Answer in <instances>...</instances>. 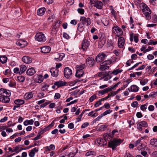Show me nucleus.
Masks as SVG:
<instances>
[{"label": "nucleus", "instance_id": "obj_2", "mask_svg": "<svg viewBox=\"0 0 157 157\" xmlns=\"http://www.w3.org/2000/svg\"><path fill=\"white\" fill-rule=\"evenodd\" d=\"M104 139L102 138H99L97 139V142L101 146H104L107 144V141L106 140H108V138L109 136V134H105L103 135Z\"/></svg>", "mask_w": 157, "mask_h": 157}, {"label": "nucleus", "instance_id": "obj_21", "mask_svg": "<svg viewBox=\"0 0 157 157\" xmlns=\"http://www.w3.org/2000/svg\"><path fill=\"white\" fill-rule=\"evenodd\" d=\"M103 6V3L101 1H98L95 2L94 6L99 9H101Z\"/></svg>", "mask_w": 157, "mask_h": 157}, {"label": "nucleus", "instance_id": "obj_8", "mask_svg": "<svg viewBox=\"0 0 157 157\" xmlns=\"http://www.w3.org/2000/svg\"><path fill=\"white\" fill-rule=\"evenodd\" d=\"M64 74L65 77L68 78L72 74V71L71 69L68 67H65L64 70Z\"/></svg>", "mask_w": 157, "mask_h": 157}, {"label": "nucleus", "instance_id": "obj_16", "mask_svg": "<svg viewBox=\"0 0 157 157\" xmlns=\"http://www.w3.org/2000/svg\"><path fill=\"white\" fill-rule=\"evenodd\" d=\"M36 71L33 67H31L28 69L26 71L27 75L29 76H32L34 75Z\"/></svg>", "mask_w": 157, "mask_h": 157}, {"label": "nucleus", "instance_id": "obj_22", "mask_svg": "<svg viewBox=\"0 0 157 157\" xmlns=\"http://www.w3.org/2000/svg\"><path fill=\"white\" fill-rule=\"evenodd\" d=\"M84 74V71H83L76 70L75 76L77 77L80 78Z\"/></svg>", "mask_w": 157, "mask_h": 157}, {"label": "nucleus", "instance_id": "obj_52", "mask_svg": "<svg viewBox=\"0 0 157 157\" xmlns=\"http://www.w3.org/2000/svg\"><path fill=\"white\" fill-rule=\"evenodd\" d=\"M123 89H124V88L123 87H121L120 88L118 89L116 91L112 92L113 93V95H114V96L116 95L119 92V91H120L121 90H123Z\"/></svg>", "mask_w": 157, "mask_h": 157}, {"label": "nucleus", "instance_id": "obj_10", "mask_svg": "<svg viewBox=\"0 0 157 157\" xmlns=\"http://www.w3.org/2000/svg\"><path fill=\"white\" fill-rule=\"evenodd\" d=\"M141 139H139L135 143V146L137 147L138 150L142 149L144 147V144L141 143Z\"/></svg>", "mask_w": 157, "mask_h": 157}, {"label": "nucleus", "instance_id": "obj_9", "mask_svg": "<svg viewBox=\"0 0 157 157\" xmlns=\"http://www.w3.org/2000/svg\"><path fill=\"white\" fill-rule=\"evenodd\" d=\"M80 21H82V24L85 25L87 23V25H90L91 23L90 19L88 18H86L84 17H81L80 18Z\"/></svg>", "mask_w": 157, "mask_h": 157}, {"label": "nucleus", "instance_id": "obj_32", "mask_svg": "<svg viewBox=\"0 0 157 157\" xmlns=\"http://www.w3.org/2000/svg\"><path fill=\"white\" fill-rule=\"evenodd\" d=\"M77 29L80 32H82L84 29L83 26L84 25L81 23H79L78 24Z\"/></svg>", "mask_w": 157, "mask_h": 157}, {"label": "nucleus", "instance_id": "obj_17", "mask_svg": "<svg viewBox=\"0 0 157 157\" xmlns=\"http://www.w3.org/2000/svg\"><path fill=\"white\" fill-rule=\"evenodd\" d=\"M22 61L25 63H29L32 62V59L29 56H24L22 59Z\"/></svg>", "mask_w": 157, "mask_h": 157}, {"label": "nucleus", "instance_id": "obj_36", "mask_svg": "<svg viewBox=\"0 0 157 157\" xmlns=\"http://www.w3.org/2000/svg\"><path fill=\"white\" fill-rule=\"evenodd\" d=\"M24 42L25 43V44H22V43L23 42V41H22L21 40V41H17L16 42V44L18 45V46L21 47H24V45H25L26 44V42H25V41H24Z\"/></svg>", "mask_w": 157, "mask_h": 157}, {"label": "nucleus", "instance_id": "obj_56", "mask_svg": "<svg viewBox=\"0 0 157 157\" xmlns=\"http://www.w3.org/2000/svg\"><path fill=\"white\" fill-rule=\"evenodd\" d=\"M118 132V131L117 129H114V130H113L112 132V133L110 135L109 134V137H112V136L114 135V134L115 132Z\"/></svg>", "mask_w": 157, "mask_h": 157}, {"label": "nucleus", "instance_id": "obj_40", "mask_svg": "<svg viewBox=\"0 0 157 157\" xmlns=\"http://www.w3.org/2000/svg\"><path fill=\"white\" fill-rule=\"evenodd\" d=\"M94 112V111H91L88 114V115L89 116H91L93 117H95L97 116H98V113H95L93 114V113Z\"/></svg>", "mask_w": 157, "mask_h": 157}, {"label": "nucleus", "instance_id": "obj_62", "mask_svg": "<svg viewBox=\"0 0 157 157\" xmlns=\"http://www.w3.org/2000/svg\"><path fill=\"white\" fill-rule=\"evenodd\" d=\"M101 103L100 101H99L98 100L96 102L94 105L95 107H98L100 105H101Z\"/></svg>", "mask_w": 157, "mask_h": 157}, {"label": "nucleus", "instance_id": "obj_59", "mask_svg": "<svg viewBox=\"0 0 157 157\" xmlns=\"http://www.w3.org/2000/svg\"><path fill=\"white\" fill-rule=\"evenodd\" d=\"M147 108V107L146 105H141L140 106V109L143 111H145Z\"/></svg>", "mask_w": 157, "mask_h": 157}, {"label": "nucleus", "instance_id": "obj_60", "mask_svg": "<svg viewBox=\"0 0 157 157\" xmlns=\"http://www.w3.org/2000/svg\"><path fill=\"white\" fill-rule=\"evenodd\" d=\"M130 80L129 79H127L126 80L124 81V82H126L127 83H126V84H125L124 85V87H123L124 89L125 88H126L127 86L129 84L130 82H129V81Z\"/></svg>", "mask_w": 157, "mask_h": 157}, {"label": "nucleus", "instance_id": "obj_43", "mask_svg": "<svg viewBox=\"0 0 157 157\" xmlns=\"http://www.w3.org/2000/svg\"><path fill=\"white\" fill-rule=\"evenodd\" d=\"M49 130V129H48L47 127L44 128V129L42 128H41L40 129V132L41 134H43L45 132H46L47 130Z\"/></svg>", "mask_w": 157, "mask_h": 157}, {"label": "nucleus", "instance_id": "obj_41", "mask_svg": "<svg viewBox=\"0 0 157 157\" xmlns=\"http://www.w3.org/2000/svg\"><path fill=\"white\" fill-rule=\"evenodd\" d=\"M148 81V80L147 79H145L141 80L140 81V83L142 85H144Z\"/></svg>", "mask_w": 157, "mask_h": 157}, {"label": "nucleus", "instance_id": "obj_44", "mask_svg": "<svg viewBox=\"0 0 157 157\" xmlns=\"http://www.w3.org/2000/svg\"><path fill=\"white\" fill-rule=\"evenodd\" d=\"M18 80L21 82H23L25 80V78L22 76H20L17 77Z\"/></svg>", "mask_w": 157, "mask_h": 157}, {"label": "nucleus", "instance_id": "obj_18", "mask_svg": "<svg viewBox=\"0 0 157 157\" xmlns=\"http://www.w3.org/2000/svg\"><path fill=\"white\" fill-rule=\"evenodd\" d=\"M50 72L52 75L53 77H56L58 75V71L56 69H51L50 70Z\"/></svg>", "mask_w": 157, "mask_h": 157}, {"label": "nucleus", "instance_id": "obj_47", "mask_svg": "<svg viewBox=\"0 0 157 157\" xmlns=\"http://www.w3.org/2000/svg\"><path fill=\"white\" fill-rule=\"evenodd\" d=\"M140 125L143 127L147 126V123L145 121H142L140 122L139 123Z\"/></svg>", "mask_w": 157, "mask_h": 157}, {"label": "nucleus", "instance_id": "obj_1", "mask_svg": "<svg viewBox=\"0 0 157 157\" xmlns=\"http://www.w3.org/2000/svg\"><path fill=\"white\" fill-rule=\"evenodd\" d=\"M123 141L120 139H114L112 140H110L108 142V145L109 147L111 148L113 150Z\"/></svg>", "mask_w": 157, "mask_h": 157}, {"label": "nucleus", "instance_id": "obj_53", "mask_svg": "<svg viewBox=\"0 0 157 157\" xmlns=\"http://www.w3.org/2000/svg\"><path fill=\"white\" fill-rule=\"evenodd\" d=\"M157 96V94L155 92H153L152 93L149 95V98H152L153 99L155 98Z\"/></svg>", "mask_w": 157, "mask_h": 157}, {"label": "nucleus", "instance_id": "obj_4", "mask_svg": "<svg viewBox=\"0 0 157 157\" xmlns=\"http://www.w3.org/2000/svg\"><path fill=\"white\" fill-rule=\"evenodd\" d=\"M36 40L40 42H44L46 40V38L44 34L42 33H39L35 36Z\"/></svg>", "mask_w": 157, "mask_h": 157}, {"label": "nucleus", "instance_id": "obj_35", "mask_svg": "<svg viewBox=\"0 0 157 157\" xmlns=\"http://www.w3.org/2000/svg\"><path fill=\"white\" fill-rule=\"evenodd\" d=\"M10 96H6L3 97V102L5 103H9L10 101V99L9 98V97Z\"/></svg>", "mask_w": 157, "mask_h": 157}, {"label": "nucleus", "instance_id": "obj_33", "mask_svg": "<svg viewBox=\"0 0 157 157\" xmlns=\"http://www.w3.org/2000/svg\"><path fill=\"white\" fill-rule=\"evenodd\" d=\"M123 71V70L120 69H117L116 70H113L112 72V74H114L115 75H117L119 73H120Z\"/></svg>", "mask_w": 157, "mask_h": 157}, {"label": "nucleus", "instance_id": "obj_24", "mask_svg": "<svg viewBox=\"0 0 157 157\" xmlns=\"http://www.w3.org/2000/svg\"><path fill=\"white\" fill-rule=\"evenodd\" d=\"M14 102L16 105H19V107H20V105L24 104L25 102L24 100H23L18 99L15 100L14 101Z\"/></svg>", "mask_w": 157, "mask_h": 157}, {"label": "nucleus", "instance_id": "obj_26", "mask_svg": "<svg viewBox=\"0 0 157 157\" xmlns=\"http://www.w3.org/2000/svg\"><path fill=\"white\" fill-rule=\"evenodd\" d=\"M150 143L151 145L154 146L155 147H157V139H151L150 141Z\"/></svg>", "mask_w": 157, "mask_h": 157}, {"label": "nucleus", "instance_id": "obj_38", "mask_svg": "<svg viewBox=\"0 0 157 157\" xmlns=\"http://www.w3.org/2000/svg\"><path fill=\"white\" fill-rule=\"evenodd\" d=\"M104 81H107L109 79H110L111 78V76L109 75V73H106L104 76Z\"/></svg>", "mask_w": 157, "mask_h": 157}, {"label": "nucleus", "instance_id": "obj_12", "mask_svg": "<svg viewBox=\"0 0 157 157\" xmlns=\"http://www.w3.org/2000/svg\"><path fill=\"white\" fill-rule=\"evenodd\" d=\"M118 46L120 48H122L124 44V40L123 37H121L118 39Z\"/></svg>", "mask_w": 157, "mask_h": 157}, {"label": "nucleus", "instance_id": "obj_57", "mask_svg": "<svg viewBox=\"0 0 157 157\" xmlns=\"http://www.w3.org/2000/svg\"><path fill=\"white\" fill-rule=\"evenodd\" d=\"M61 95L59 93H56L54 97L55 99H58L60 98Z\"/></svg>", "mask_w": 157, "mask_h": 157}, {"label": "nucleus", "instance_id": "obj_48", "mask_svg": "<svg viewBox=\"0 0 157 157\" xmlns=\"http://www.w3.org/2000/svg\"><path fill=\"white\" fill-rule=\"evenodd\" d=\"M106 72L101 71L100 72L98 73V75L99 77H101L102 76H104L105 74L106 73Z\"/></svg>", "mask_w": 157, "mask_h": 157}, {"label": "nucleus", "instance_id": "obj_14", "mask_svg": "<svg viewBox=\"0 0 157 157\" xmlns=\"http://www.w3.org/2000/svg\"><path fill=\"white\" fill-rule=\"evenodd\" d=\"M86 61L87 63L89 64V66L90 67L93 66L95 63V61L92 57L87 58Z\"/></svg>", "mask_w": 157, "mask_h": 157}, {"label": "nucleus", "instance_id": "obj_46", "mask_svg": "<svg viewBox=\"0 0 157 157\" xmlns=\"http://www.w3.org/2000/svg\"><path fill=\"white\" fill-rule=\"evenodd\" d=\"M131 106L133 107H137L138 106V104L137 101H134L131 103Z\"/></svg>", "mask_w": 157, "mask_h": 157}, {"label": "nucleus", "instance_id": "obj_15", "mask_svg": "<svg viewBox=\"0 0 157 157\" xmlns=\"http://www.w3.org/2000/svg\"><path fill=\"white\" fill-rule=\"evenodd\" d=\"M64 56L65 54L63 53H59L56 57H55L54 59L56 61H60L63 59Z\"/></svg>", "mask_w": 157, "mask_h": 157}, {"label": "nucleus", "instance_id": "obj_5", "mask_svg": "<svg viewBox=\"0 0 157 157\" xmlns=\"http://www.w3.org/2000/svg\"><path fill=\"white\" fill-rule=\"evenodd\" d=\"M107 55L102 52L99 53L96 56L95 59L97 62H99L103 61L105 59H107Z\"/></svg>", "mask_w": 157, "mask_h": 157}, {"label": "nucleus", "instance_id": "obj_29", "mask_svg": "<svg viewBox=\"0 0 157 157\" xmlns=\"http://www.w3.org/2000/svg\"><path fill=\"white\" fill-rule=\"evenodd\" d=\"M43 81V77L41 75H38L35 80V81L37 83H40L42 82Z\"/></svg>", "mask_w": 157, "mask_h": 157}, {"label": "nucleus", "instance_id": "obj_63", "mask_svg": "<svg viewBox=\"0 0 157 157\" xmlns=\"http://www.w3.org/2000/svg\"><path fill=\"white\" fill-rule=\"evenodd\" d=\"M89 124V123L88 122H86L84 123L81 126V128H84L87 127Z\"/></svg>", "mask_w": 157, "mask_h": 157}, {"label": "nucleus", "instance_id": "obj_39", "mask_svg": "<svg viewBox=\"0 0 157 157\" xmlns=\"http://www.w3.org/2000/svg\"><path fill=\"white\" fill-rule=\"evenodd\" d=\"M102 22L105 26H107L109 24V20L106 19H104Z\"/></svg>", "mask_w": 157, "mask_h": 157}, {"label": "nucleus", "instance_id": "obj_50", "mask_svg": "<svg viewBox=\"0 0 157 157\" xmlns=\"http://www.w3.org/2000/svg\"><path fill=\"white\" fill-rule=\"evenodd\" d=\"M78 12L81 14H83L84 13V10L82 8H78L77 10Z\"/></svg>", "mask_w": 157, "mask_h": 157}, {"label": "nucleus", "instance_id": "obj_27", "mask_svg": "<svg viewBox=\"0 0 157 157\" xmlns=\"http://www.w3.org/2000/svg\"><path fill=\"white\" fill-rule=\"evenodd\" d=\"M27 69L26 66L24 65H21L20 66V71L19 72V74L21 75Z\"/></svg>", "mask_w": 157, "mask_h": 157}, {"label": "nucleus", "instance_id": "obj_51", "mask_svg": "<svg viewBox=\"0 0 157 157\" xmlns=\"http://www.w3.org/2000/svg\"><path fill=\"white\" fill-rule=\"evenodd\" d=\"M94 152L93 151H88L86 152V156H90V155H94Z\"/></svg>", "mask_w": 157, "mask_h": 157}, {"label": "nucleus", "instance_id": "obj_3", "mask_svg": "<svg viewBox=\"0 0 157 157\" xmlns=\"http://www.w3.org/2000/svg\"><path fill=\"white\" fill-rule=\"evenodd\" d=\"M142 11L143 13L145 16L146 19L147 20H150L151 18V17L150 15L151 13V10L147 6H145L144 7H143Z\"/></svg>", "mask_w": 157, "mask_h": 157}, {"label": "nucleus", "instance_id": "obj_45", "mask_svg": "<svg viewBox=\"0 0 157 157\" xmlns=\"http://www.w3.org/2000/svg\"><path fill=\"white\" fill-rule=\"evenodd\" d=\"M97 98V96L95 94H94L91 96L89 99V100L90 102H92Z\"/></svg>", "mask_w": 157, "mask_h": 157}, {"label": "nucleus", "instance_id": "obj_42", "mask_svg": "<svg viewBox=\"0 0 157 157\" xmlns=\"http://www.w3.org/2000/svg\"><path fill=\"white\" fill-rule=\"evenodd\" d=\"M21 145H19L17 146L14 147V151L16 152L17 153H18L20 152L19 150L20 148V147L21 146Z\"/></svg>", "mask_w": 157, "mask_h": 157}, {"label": "nucleus", "instance_id": "obj_54", "mask_svg": "<svg viewBox=\"0 0 157 157\" xmlns=\"http://www.w3.org/2000/svg\"><path fill=\"white\" fill-rule=\"evenodd\" d=\"M112 112V110L110 109L107 110L103 113V115L105 116L108 114Z\"/></svg>", "mask_w": 157, "mask_h": 157}, {"label": "nucleus", "instance_id": "obj_31", "mask_svg": "<svg viewBox=\"0 0 157 157\" xmlns=\"http://www.w3.org/2000/svg\"><path fill=\"white\" fill-rule=\"evenodd\" d=\"M111 89H109V87H108L102 90L99 91V93L101 94H105L107 93L109 91H111Z\"/></svg>", "mask_w": 157, "mask_h": 157}, {"label": "nucleus", "instance_id": "obj_61", "mask_svg": "<svg viewBox=\"0 0 157 157\" xmlns=\"http://www.w3.org/2000/svg\"><path fill=\"white\" fill-rule=\"evenodd\" d=\"M42 135L40 132L38 133L37 136L35 137L34 139H33V140H37L39 139L40 138V137L41 135Z\"/></svg>", "mask_w": 157, "mask_h": 157}, {"label": "nucleus", "instance_id": "obj_37", "mask_svg": "<svg viewBox=\"0 0 157 157\" xmlns=\"http://www.w3.org/2000/svg\"><path fill=\"white\" fill-rule=\"evenodd\" d=\"M107 126L108 125L106 124L102 125L100 126L99 130L101 131H104L106 129Z\"/></svg>", "mask_w": 157, "mask_h": 157}, {"label": "nucleus", "instance_id": "obj_34", "mask_svg": "<svg viewBox=\"0 0 157 157\" xmlns=\"http://www.w3.org/2000/svg\"><path fill=\"white\" fill-rule=\"evenodd\" d=\"M76 67L77 68V70L83 71V69L86 66L85 64H82L79 65H77Z\"/></svg>", "mask_w": 157, "mask_h": 157}, {"label": "nucleus", "instance_id": "obj_49", "mask_svg": "<svg viewBox=\"0 0 157 157\" xmlns=\"http://www.w3.org/2000/svg\"><path fill=\"white\" fill-rule=\"evenodd\" d=\"M110 7H111L110 10H111V13L114 16H115L116 14V12L114 10V9L113 8V7L112 6H110Z\"/></svg>", "mask_w": 157, "mask_h": 157}, {"label": "nucleus", "instance_id": "obj_6", "mask_svg": "<svg viewBox=\"0 0 157 157\" xmlns=\"http://www.w3.org/2000/svg\"><path fill=\"white\" fill-rule=\"evenodd\" d=\"M90 44V41L86 39H84L82 42V48L84 51H86Z\"/></svg>", "mask_w": 157, "mask_h": 157}, {"label": "nucleus", "instance_id": "obj_30", "mask_svg": "<svg viewBox=\"0 0 157 157\" xmlns=\"http://www.w3.org/2000/svg\"><path fill=\"white\" fill-rule=\"evenodd\" d=\"M139 88L136 85H132L131 86V90L132 92H137L139 90Z\"/></svg>", "mask_w": 157, "mask_h": 157}, {"label": "nucleus", "instance_id": "obj_13", "mask_svg": "<svg viewBox=\"0 0 157 157\" xmlns=\"http://www.w3.org/2000/svg\"><path fill=\"white\" fill-rule=\"evenodd\" d=\"M51 51V48L48 46H44L41 48V52L44 53H49Z\"/></svg>", "mask_w": 157, "mask_h": 157}, {"label": "nucleus", "instance_id": "obj_58", "mask_svg": "<svg viewBox=\"0 0 157 157\" xmlns=\"http://www.w3.org/2000/svg\"><path fill=\"white\" fill-rule=\"evenodd\" d=\"M104 63L106 64L107 65H110L112 63V61L110 60H105L104 62H103Z\"/></svg>", "mask_w": 157, "mask_h": 157}, {"label": "nucleus", "instance_id": "obj_19", "mask_svg": "<svg viewBox=\"0 0 157 157\" xmlns=\"http://www.w3.org/2000/svg\"><path fill=\"white\" fill-rule=\"evenodd\" d=\"M100 67L99 68V69L101 71H102L108 70L109 68V66L104 63L103 62L100 64Z\"/></svg>", "mask_w": 157, "mask_h": 157}, {"label": "nucleus", "instance_id": "obj_55", "mask_svg": "<svg viewBox=\"0 0 157 157\" xmlns=\"http://www.w3.org/2000/svg\"><path fill=\"white\" fill-rule=\"evenodd\" d=\"M157 44V41L154 42L153 40H150V41L148 43V45H151L152 44L155 45Z\"/></svg>", "mask_w": 157, "mask_h": 157}, {"label": "nucleus", "instance_id": "obj_23", "mask_svg": "<svg viewBox=\"0 0 157 157\" xmlns=\"http://www.w3.org/2000/svg\"><path fill=\"white\" fill-rule=\"evenodd\" d=\"M45 9L44 8H41L38 9L37 11V14L38 15L42 16L44 13Z\"/></svg>", "mask_w": 157, "mask_h": 157}, {"label": "nucleus", "instance_id": "obj_11", "mask_svg": "<svg viewBox=\"0 0 157 157\" xmlns=\"http://www.w3.org/2000/svg\"><path fill=\"white\" fill-rule=\"evenodd\" d=\"M113 30H115L117 33V35L118 36H119L122 34V29L117 26H115L112 28Z\"/></svg>", "mask_w": 157, "mask_h": 157}, {"label": "nucleus", "instance_id": "obj_28", "mask_svg": "<svg viewBox=\"0 0 157 157\" xmlns=\"http://www.w3.org/2000/svg\"><path fill=\"white\" fill-rule=\"evenodd\" d=\"M7 57L5 56H0V61L2 63H5L7 61Z\"/></svg>", "mask_w": 157, "mask_h": 157}, {"label": "nucleus", "instance_id": "obj_7", "mask_svg": "<svg viewBox=\"0 0 157 157\" xmlns=\"http://www.w3.org/2000/svg\"><path fill=\"white\" fill-rule=\"evenodd\" d=\"M10 90L4 88L0 89V95L4 97L10 96Z\"/></svg>", "mask_w": 157, "mask_h": 157}, {"label": "nucleus", "instance_id": "obj_25", "mask_svg": "<svg viewBox=\"0 0 157 157\" xmlns=\"http://www.w3.org/2000/svg\"><path fill=\"white\" fill-rule=\"evenodd\" d=\"M33 96V94L32 92H29L26 94L25 95V99L28 100L32 98Z\"/></svg>", "mask_w": 157, "mask_h": 157}, {"label": "nucleus", "instance_id": "obj_64", "mask_svg": "<svg viewBox=\"0 0 157 157\" xmlns=\"http://www.w3.org/2000/svg\"><path fill=\"white\" fill-rule=\"evenodd\" d=\"M68 128L70 129H73L74 128V124L72 123H71L68 124Z\"/></svg>", "mask_w": 157, "mask_h": 157}, {"label": "nucleus", "instance_id": "obj_20", "mask_svg": "<svg viewBox=\"0 0 157 157\" xmlns=\"http://www.w3.org/2000/svg\"><path fill=\"white\" fill-rule=\"evenodd\" d=\"M67 84V82L63 81H57L55 82V85H56L57 88L65 86Z\"/></svg>", "mask_w": 157, "mask_h": 157}]
</instances>
